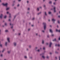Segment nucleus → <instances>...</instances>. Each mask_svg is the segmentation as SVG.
I'll return each mask as SVG.
<instances>
[{"label": "nucleus", "mask_w": 60, "mask_h": 60, "mask_svg": "<svg viewBox=\"0 0 60 60\" xmlns=\"http://www.w3.org/2000/svg\"><path fill=\"white\" fill-rule=\"evenodd\" d=\"M2 5H4V6H7V5H8V3H6L5 4H4V3H3L2 4Z\"/></svg>", "instance_id": "obj_2"}, {"label": "nucleus", "mask_w": 60, "mask_h": 60, "mask_svg": "<svg viewBox=\"0 0 60 60\" xmlns=\"http://www.w3.org/2000/svg\"><path fill=\"white\" fill-rule=\"evenodd\" d=\"M57 22L58 23H59V20Z\"/></svg>", "instance_id": "obj_28"}, {"label": "nucleus", "mask_w": 60, "mask_h": 60, "mask_svg": "<svg viewBox=\"0 0 60 60\" xmlns=\"http://www.w3.org/2000/svg\"><path fill=\"white\" fill-rule=\"evenodd\" d=\"M10 26H12V25H13V24H11V23H10Z\"/></svg>", "instance_id": "obj_27"}, {"label": "nucleus", "mask_w": 60, "mask_h": 60, "mask_svg": "<svg viewBox=\"0 0 60 60\" xmlns=\"http://www.w3.org/2000/svg\"><path fill=\"white\" fill-rule=\"evenodd\" d=\"M52 21H53V22H54V21H56V20L55 19H52Z\"/></svg>", "instance_id": "obj_9"}, {"label": "nucleus", "mask_w": 60, "mask_h": 60, "mask_svg": "<svg viewBox=\"0 0 60 60\" xmlns=\"http://www.w3.org/2000/svg\"><path fill=\"white\" fill-rule=\"evenodd\" d=\"M53 4L54 5H55V4H56V3H54Z\"/></svg>", "instance_id": "obj_25"}, {"label": "nucleus", "mask_w": 60, "mask_h": 60, "mask_svg": "<svg viewBox=\"0 0 60 60\" xmlns=\"http://www.w3.org/2000/svg\"><path fill=\"white\" fill-rule=\"evenodd\" d=\"M46 58H49V56H47L46 57Z\"/></svg>", "instance_id": "obj_35"}, {"label": "nucleus", "mask_w": 60, "mask_h": 60, "mask_svg": "<svg viewBox=\"0 0 60 60\" xmlns=\"http://www.w3.org/2000/svg\"><path fill=\"white\" fill-rule=\"evenodd\" d=\"M52 43L51 42L50 43V45H49L50 47H51V45H52Z\"/></svg>", "instance_id": "obj_7"}, {"label": "nucleus", "mask_w": 60, "mask_h": 60, "mask_svg": "<svg viewBox=\"0 0 60 60\" xmlns=\"http://www.w3.org/2000/svg\"><path fill=\"white\" fill-rule=\"evenodd\" d=\"M30 30V29H29L28 30V31H29Z\"/></svg>", "instance_id": "obj_52"}, {"label": "nucleus", "mask_w": 60, "mask_h": 60, "mask_svg": "<svg viewBox=\"0 0 60 60\" xmlns=\"http://www.w3.org/2000/svg\"><path fill=\"white\" fill-rule=\"evenodd\" d=\"M4 18L5 19H6V18H7V16L6 15H5L4 16Z\"/></svg>", "instance_id": "obj_14"}, {"label": "nucleus", "mask_w": 60, "mask_h": 60, "mask_svg": "<svg viewBox=\"0 0 60 60\" xmlns=\"http://www.w3.org/2000/svg\"><path fill=\"white\" fill-rule=\"evenodd\" d=\"M19 35H20V33H19Z\"/></svg>", "instance_id": "obj_53"}, {"label": "nucleus", "mask_w": 60, "mask_h": 60, "mask_svg": "<svg viewBox=\"0 0 60 60\" xmlns=\"http://www.w3.org/2000/svg\"><path fill=\"white\" fill-rule=\"evenodd\" d=\"M4 50H3L2 51V52H4Z\"/></svg>", "instance_id": "obj_51"}, {"label": "nucleus", "mask_w": 60, "mask_h": 60, "mask_svg": "<svg viewBox=\"0 0 60 60\" xmlns=\"http://www.w3.org/2000/svg\"><path fill=\"white\" fill-rule=\"evenodd\" d=\"M55 9H56V8L55 7H54V12H56V10H55Z\"/></svg>", "instance_id": "obj_13"}, {"label": "nucleus", "mask_w": 60, "mask_h": 60, "mask_svg": "<svg viewBox=\"0 0 60 60\" xmlns=\"http://www.w3.org/2000/svg\"><path fill=\"white\" fill-rule=\"evenodd\" d=\"M37 10L38 11L39 10V8H37Z\"/></svg>", "instance_id": "obj_23"}, {"label": "nucleus", "mask_w": 60, "mask_h": 60, "mask_svg": "<svg viewBox=\"0 0 60 60\" xmlns=\"http://www.w3.org/2000/svg\"><path fill=\"white\" fill-rule=\"evenodd\" d=\"M49 4H52V2L51 1H50L49 2Z\"/></svg>", "instance_id": "obj_11"}, {"label": "nucleus", "mask_w": 60, "mask_h": 60, "mask_svg": "<svg viewBox=\"0 0 60 60\" xmlns=\"http://www.w3.org/2000/svg\"><path fill=\"white\" fill-rule=\"evenodd\" d=\"M50 33H53V31H52V30L51 29H50Z\"/></svg>", "instance_id": "obj_4"}, {"label": "nucleus", "mask_w": 60, "mask_h": 60, "mask_svg": "<svg viewBox=\"0 0 60 60\" xmlns=\"http://www.w3.org/2000/svg\"><path fill=\"white\" fill-rule=\"evenodd\" d=\"M56 59H57V57H56Z\"/></svg>", "instance_id": "obj_54"}, {"label": "nucleus", "mask_w": 60, "mask_h": 60, "mask_svg": "<svg viewBox=\"0 0 60 60\" xmlns=\"http://www.w3.org/2000/svg\"><path fill=\"white\" fill-rule=\"evenodd\" d=\"M34 18H33V19H32V20H34Z\"/></svg>", "instance_id": "obj_39"}, {"label": "nucleus", "mask_w": 60, "mask_h": 60, "mask_svg": "<svg viewBox=\"0 0 60 60\" xmlns=\"http://www.w3.org/2000/svg\"><path fill=\"white\" fill-rule=\"evenodd\" d=\"M7 14H9V18H11V14L9 12H7Z\"/></svg>", "instance_id": "obj_3"}, {"label": "nucleus", "mask_w": 60, "mask_h": 60, "mask_svg": "<svg viewBox=\"0 0 60 60\" xmlns=\"http://www.w3.org/2000/svg\"><path fill=\"white\" fill-rule=\"evenodd\" d=\"M40 50L38 49V52H39V51H40Z\"/></svg>", "instance_id": "obj_30"}, {"label": "nucleus", "mask_w": 60, "mask_h": 60, "mask_svg": "<svg viewBox=\"0 0 60 60\" xmlns=\"http://www.w3.org/2000/svg\"><path fill=\"white\" fill-rule=\"evenodd\" d=\"M27 3H28V2H29V1H27Z\"/></svg>", "instance_id": "obj_43"}, {"label": "nucleus", "mask_w": 60, "mask_h": 60, "mask_svg": "<svg viewBox=\"0 0 60 60\" xmlns=\"http://www.w3.org/2000/svg\"><path fill=\"white\" fill-rule=\"evenodd\" d=\"M52 36H54V34H52Z\"/></svg>", "instance_id": "obj_37"}, {"label": "nucleus", "mask_w": 60, "mask_h": 60, "mask_svg": "<svg viewBox=\"0 0 60 60\" xmlns=\"http://www.w3.org/2000/svg\"><path fill=\"white\" fill-rule=\"evenodd\" d=\"M36 49H37V47H36Z\"/></svg>", "instance_id": "obj_61"}, {"label": "nucleus", "mask_w": 60, "mask_h": 60, "mask_svg": "<svg viewBox=\"0 0 60 60\" xmlns=\"http://www.w3.org/2000/svg\"><path fill=\"white\" fill-rule=\"evenodd\" d=\"M19 4H18L17 5V6H18V7H19Z\"/></svg>", "instance_id": "obj_31"}, {"label": "nucleus", "mask_w": 60, "mask_h": 60, "mask_svg": "<svg viewBox=\"0 0 60 60\" xmlns=\"http://www.w3.org/2000/svg\"><path fill=\"white\" fill-rule=\"evenodd\" d=\"M9 9H10V8H8L6 9V10H9Z\"/></svg>", "instance_id": "obj_17"}, {"label": "nucleus", "mask_w": 60, "mask_h": 60, "mask_svg": "<svg viewBox=\"0 0 60 60\" xmlns=\"http://www.w3.org/2000/svg\"><path fill=\"white\" fill-rule=\"evenodd\" d=\"M10 52V51H8V53H9Z\"/></svg>", "instance_id": "obj_33"}, {"label": "nucleus", "mask_w": 60, "mask_h": 60, "mask_svg": "<svg viewBox=\"0 0 60 60\" xmlns=\"http://www.w3.org/2000/svg\"><path fill=\"white\" fill-rule=\"evenodd\" d=\"M49 20V21H50V20Z\"/></svg>", "instance_id": "obj_64"}, {"label": "nucleus", "mask_w": 60, "mask_h": 60, "mask_svg": "<svg viewBox=\"0 0 60 60\" xmlns=\"http://www.w3.org/2000/svg\"><path fill=\"white\" fill-rule=\"evenodd\" d=\"M5 25H6V26L7 25V23H5Z\"/></svg>", "instance_id": "obj_34"}, {"label": "nucleus", "mask_w": 60, "mask_h": 60, "mask_svg": "<svg viewBox=\"0 0 60 60\" xmlns=\"http://www.w3.org/2000/svg\"><path fill=\"white\" fill-rule=\"evenodd\" d=\"M46 44H47V45H48V43H46Z\"/></svg>", "instance_id": "obj_55"}, {"label": "nucleus", "mask_w": 60, "mask_h": 60, "mask_svg": "<svg viewBox=\"0 0 60 60\" xmlns=\"http://www.w3.org/2000/svg\"><path fill=\"white\" fill-rule=\"evenodd\" d=\"M13 28V26H12L11 27V28Z\"/></svg>", "instance_id": "obj_50"}, {"label": "nucleus", "mask_w": 60, "mask_h": 60, "mask_svg": "<svg viewBox=\"0 0 60 60\" xmlns=\"http://www.w3.org/2000/svg\"><path fill=\"white\" fill-rule=\"evenodd\" d=\"M10 38H7V40L9 42H10Z\"/></svg>", "instance_id": "obj_6"}, {"label": "nucleus", "mask_w": 60, "mask_h": 60, "mask_svg": "<svg viewBox=\"0 0 60 60\" xmlns=\"http://www.w3.org/2000/svg\"><path fill=\"white\" fill-rule=\"evenodd\" d=\"M14 45L15 46H16V43H14Z\"/></svg>", "instance_id": "obj_12"}, {"label": "nucleus", "mask_w": 60, "mask_h": 60, "mask_svg": "<svg viewBox=\"0 0 60 60\" xmlns=\"http://www.w3.org/2000/svg\"><path fill=\"white\" fill-rule=\"evenodd\" d=\"M45 0H43V1H44Z\"/></svg>", "instance_id": "obj_63"}, {"label": "nucleus", "mask_w": 60, "mask_h": 60, "mask_svg": "<svg viewBox=\"0 0 60 60\" xmlns=\"http://www.w3.org/2000/svg\"><path fill=\"white\" fill-rule=\"evenodd\" d=\"M31 47H32V46L31 45H30L29 46V48H31Z\"/></svg>", "instance_id": "obj_24"}, {"label": "nucleus", "mask_w": 60, "mask_h": 60, "mask_svg": "<svg viewBox=\"0 0 60 60\" xmlns=\"http://www.w3.org/2000/svg\"><path fill=\"white\" fill-rule=\"evenodd\" d=\"M55 46H58V47H59V46H60V45H59V44H58V45H57V44H56L55 45Z\"/></svg>", "instance_id": "obj_8"}, {"label": "nucleus", "mask_w": 60, "mask_h": 60, "mask_svg": "<svg viewBox=\"0 0 60 60\" xmlns=\"http://www.w3.org/2000/svg\"><path fill=\"white\" fill-rule=\"evenodd\" d=\"M56 0H55V1H56Z\"/></svg>", "instance_id": "obj_60"}, {"label": "nucleus", "mask_w": 60, "mask_h": 60, "mask_svg": "<svg viewBox=\"0 0 60 60\" xmlns=\"http://www.w3.org/2000/svg\"><path fill=\"white\" fill-rule=\"evenodd\" d=\"M21 1V0H18V1Z\"/></svg>", "instance_id": "obj_42"}, {"label": "nucleus", "mask_w": 60, "mask_h": 60, "mask_svg": "<svg viewBox=\"0 0 60 60\" xmlns=\"http://www.w3.org/2000/svg\"><path fill=\"white\" fill-rule=\"evenodd\" d=\"M24 57L25 58H27V57L26 56H24Z\"/></svg>", "instance_id": "obj_21"}, {"label": "nucleus", "mask_w": 60, "mask_h": 60, "mask_svg": "<svg viewBox=\"0 0 60 60\" xmlns=\"http://www.w3.org/2000/svg\"><path fill=\"white\" fill-rule=\"evenodd\" d=\"M43 24L44 25V29L45 30L46 28V23L45 22H44L43 23Z\"/></svg>", "instance_id": "obj_1"}, {"label": "nucleus", "mask_w": 60, "mask_h": 60, "mask_svg": "<svg viewBox=\"0 0 60 60\" xmlns=\"http://www.w3.org/2000/svg\"><path fill=\"white\" fill-rule=\"evenodd\" d=\"M49 14H51V12L50 11L49 12Z\"/></svg>", "instance_id": "obj_19"}, {"label": "nucleus", "mask_w": 60, "mask_h": 60, "mask_svg": "<svg viewBox=\"0 0 60 60\" xmlns=\"http://www.w3.org/2000/svg\"><path fill=\"white\" fill-rule=\"evenodd\" d=\"M45 15H47V14H46V12H45Z\"/></svg>", "instance_id": "obj_26"}, {"label": "nucleus", "mask_w": 60, "mask_h": 60, "mask_svg": "<svg viewBox=\"0 0 60 60\" xmlns=\"http://www.w3.org/2000/svg\"><path fill=\"white\" fill-rule=\"evenodd\" d=\"M47 37H49V36L48 35V36H47Z\"/></svg>", "instance_id": "obj_49"}, {"label": "nucleus", "mask_w": 60, "mask_h": 60, "mask_svg": "<svg viewBox=\"0 0 60 60\" xmlns=\"http://www.w3.org/2000/svg\"><path fill=\"white\" fill-rule=\"evenodd\" d=\"M7 42H6L5 43L6 46H7Z\"/></svg>", "instance_id": "obj_22"}, {"label": "nucleus", "mask_w": 60, "mask_h": 60, "mask_svg": "<svg viewBox=\"0 0 60 60\" xmlns=\"http://www.w3.org/2000/svg\"><path fill=\"white\" fill-rule=\"evenodd\" d=\"M0 56H3V55H2V54H1V55H0Z\"/></svg>", "instance_id": "obj_32"}, {"label": "nucleus", "mask_w": 60, "mask_h": 60, "mask_svg": "<svg viewBox=\"0 0 60 60\" xmlns=\"http://www.w3.org/2000/svg\"><path fill=\"white\" fill-rule=\"evenodd\" d=\"M3 14H1V15L0 16V17L1 19H2V17H3Z\"/></svg>", "instance_id": "obj_5"}, {"label": "nucleus", "mask_w": 60, "mask_h": 60, "mask_svg": "<svg viewBox=\"0 0 60 60\" xmlns=\"http://www.w3.org/2000/svg\"><path fill=\"white\" fill-rule=\"evenodd\" d=\"M43 49H45V48H43Z\"/></svg>", "instance_id": "obj_47"}, {"label": "nucleus", "mask_w": 60, "mask_h": 60, "mask_svg": "<svg viewBox=\"0 0 60 60\" xmlns=\"http://www.w3.org/2000/svg\"><path fill=\"white\" fill-rule=\"evenodd\" d=\"M57 27H58V26H57Z\"/></svg>", "instance_id": "obj_57"}, {"label": "nucleus", "mask_w": 60, "mask_h": 60, "mask_svg": "<svg viewBox=\"0 0 60 60\" xmlns=\"http://www.w3.org/2000/svg\"><path fill=\"white\" fill-rule=\"evenodd\" d=\"M28 10H30V8H28Z\"/></svg>", "instance_id": "obj_36"}, {"label": "nucleus", "mask_w": 60, "mask_h": 60, "mask_svg": "<svg viewBox=\"0 0 60 60\" xmlns=\"http://www.w3.org/2000/svg\"><path fill=\"white\" fill-rule=\"evenodd\" d=\"M42 32H43V33H44V30H42Z\"/></svg>", "instance_id": "obj_38"}, {"label": "nucleus", "mask_w": 60, "mask_h": 60, "mask_svg": "<svg viewBox=\"0 0 60 60\" xmlns=\"http://www.w3.org/2000/svg\"><path fill=\"white\" fill-rule=\"evenodd\" d=\"M9 21H11V19H9Z\"/></svg>", "instance_id": "obj_40"}, {"label": "nucleus", "mask_w": 60, "mask_h": 60, "mask_svg": "<svg viewBox=\"0 0 60 60\" xmlns=\"http://www.w3.org/2000/svg\"><path fill=\"white\" fill-rule=\"evenodd\" d=\"M32 26H34V25H32Z\"/></svg>", "instance_id": "obj_41"}, {"label": "nucleus", "mask_w": 60, "mask_h": 60, "mask_svg": "<svg viewBox=\"0 0 60 60\" xmlns=\"http://www.w3.org/2000/svg\"><path fill=\"white\" fill-rule=\"evenodd\" d=\"M42 57L43 58H44V59L45 58V56H42Z\"/></svg>", "instance_id": "obj_15"}, {"label": "nucleus", "mask_w": 60, "mask_h": 60, "mask_svg": "<svg viewBox=\"0 0 60 60\" xmlns=\"http://www.w3.org/2000/svg\"><path fill=\"white\" fill-rule=\"evenodd\" d=\"M42 43H43H43H44V41L43 40H42Z\"/></svg>", "instance_id": "obj_20"}, {"label": "nucleus", "mask_w": 60, "mask_h": 60, "mask_svg": "<svg viewBox=\"0 0 60 60\" xmlns=\"http://www.w3.org/2000/svg\"><path fill=\"white\" fill-rule=\"evenodd\" d=\"M56 41V39L55 38L53 40V41Z\"/></svg>", "instance_id": "obj_18"}, {"label": "nucleus", "mask_w": 60, "mask_h": 60, "mask_svg": "<svg viewBox=\"0 0 60 60\" xmlns=\"http://www.w3.org/2000/svg\"><path fill=\"white\" fill-rule=\"evenodd\" d=\"M59 60H60V56L59 57Z\"/></svg>", "instance_id": "obj_44"}, {"label": "nucleus", "mask_w": 60, "mask_h": 60, "mask_svg": "<svg viewBox=\"0 0 60 60\" xmlns=\"http://www.w3.org/2000/svg\"><path fill=\"white\" fill-rule=\"evenodd\" d=\"M27 50H28V49H27Z\"/></svg>", "instance_id": "obj_59"}, {"label": "nucleus", "mask_w": 60, "mask_h": 60, "mask_svg": "<svg viewBox=\"0 0 60 60\" xmlns=\"http://www.w3.org/2000/svg\"><path fill=\"white\" fill-rule=\"evenodd\" d=\"M4 60H6V59H4Z\"/></svg>", "instance_id": "obj_62"}, {"label": "nucleus", "mask_w": 60, "mask_h": 60, "mask_svg": "<svg viewBox=\"0 0 60 60\" xmlns=\"http://www.w3.org/2000/svg\"><path fill=\"white\" fill-rule=\"evenodd\" d=\"M58 17H59V18H60V16H58Z\"/></svg>", "instance_id": "obj_48"}, {"label": "nucleus", "mask_w": 60, "mask_h": 60, "mask_svg": "<svg viewBox=\"0 0 60 60\" xmlns=\"http://www.w3.org/2000/svg\"><path fill=\"white\" fill-rule=\"evenodd\" d=\"M56 31L57 32H60V30H58L56 29Z\"/></svg>", "instance_id": "obj_10"}, {"label": "nucleus", "mask_w": 60, "mask_h": 60, "mask_svg": "<svg viewBox=\"0 0 60 60\" xmlns=\"http://www.w3.org/2000/svg\"><path fill=\"white\" fill-rule=\"evenodd\" d=\"M41 8V7H40V8Z\"/></svg>", "instance_id": "obj_58"}, {"label": "nucleus", "mask_w": 60, "mask_h": 60, "mask_svg": "<svg viewBox=\"0 0 60 60\" xmlns=\"http://www.w3.org/2000/svg\"><path fill=\"white\" fill-rule=\"evenodd\" d=\"M2 2V1H1V0H0V2Z\"/></svg>", "instance_id": "obj_45"}, {"label": "nucleus", "mask_w": 60, "mask_h": 60, "mask_svg": "<svg viewBox=\"0 0 60 60\" xmlns=\"http://www.w3.org/2000/svg\"><path fill=\"white\" fill-rule=\"evenodd\" d=\"M36 35H38V34L37 33V34H36Z\"/></svg>", "instance_id": "obj_46"}, {"label": "nucleus", "mask_w": 60, "mask_h": 60, "mask_svg": "<svg viewBox=\"0 0 60 60\" xmlns=\"http://www.w3.org/2000/svg\"><path fill=\"white\" fill-rule=\"evenodd\" d=\"M0 46L1 47H2V45H0Z\"/></svg>", "instance_id": "obj_29"}, {"label": "nucleus", "mask_w": 60, "mask_h": 60, "mask_svg": "<svg viewBox=\"0 0 60 60\" xmlns=\"http://www.w3.org/2000/svg\"><path fill=\"white\" fill-rule=\"evenodd\" d=\"M5 32H8V30H5Z\"/></svg>", "instance_id": "obj_16"}, {"label": "nucleus", "mask_w": 60, "mask_h": 60, "mask_svg": "<svg viewBox=\"0 0 60 60\" xmlns=\"http://www.w3.org/2000/svg\"><path fill=\"white\" fill-rule=\"evenodd\" d=\"M44 7H45V5H44Z\"/></svg>", "instance_id": "obj_56"}]
</instances>
